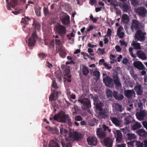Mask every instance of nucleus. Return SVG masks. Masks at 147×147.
Segmentation results:
<instances>
[{
	"mask_svg": "<svg viewBox=\"0 0 147 147\" xmlns=\"http://www.w3.org/2000/svg\"><path fill=\"white\" fill-rule=\"evenodd\" d=\"M61 73L59 72H56V77L59 81L61 80L62 79L61 78Z\"/></svg>",
	"mask_w": 147,
	"mask_h": 147,
	"instance_id": "nucleus-50",
	"label": "nucleus"
},
{
	"mask_svg": "<svg viewBox=\"0 0 147 147\" xmlns=\"http://www.w3.org/2000/svg\"><path fill=\"white\" fill-rule=\"evenodd\" d=\"M52 85V87L55 90H57L59 88L58 86L57 85V84L56 83L55 80H53Z\"/></svg>",
	"mask_w": 147,
	"mask_h": 147,
	"instance_id": "nucleus-48",
	"label": "nucleus"
},
{
	"mask_svg": "<svg viewBox=\"0 0 147 147\" xmlns=\"http://www.w3.org/2000/svg\"><path fill=\"white\" fill-rule=\"evenodd\" d=\"M59 53L61 57L63 58L65 57L66 53L65 51V50L63 51L62 52H60Z\"/></svg>",
	"mask_w": 147,
	"mask_h": 147,
	"instance_id": "nucleus-52",
	"label": "nucleus"
},
{
	"mask_svg": "<svg viewBox=\"0 0 147 147\" xmlns=\"http://www.w3.org/2000/svg\"><path fill=\"white\" fill-rule=\"evenodd\" d=\"M127 138L128 140H131L136 138V136L134 134L128 133L126 134Z\"/></svg>",
	"mask_w": 147,
	"mask_h": 147,
	"instance_id": "nucleus-37",
	"label": "nucleus"
},
{
	"mask_svg": "<svg viewBox=\"0 0 147 147\" xmlns=\"http://www.w3.org/2000/svg\"><path fill=\"white\" fill-rule=\"evenodd\" d=\"M120 38H122L124 36V33L123 32H121L118 34H117Z\"/></svg>",
	"mask_w": 147,
	"mask_h": 147,
	"instance_id": "nucleus-62",
	"label": "nucleus"
},
{
	"mask_svg": "<svg viewBox=\"0 0 147 147\" xmlns=\"http://www.w3.org/2000/svg\"><path fill=\"white\" fill-rule=\"evenodd\" d=\"M73 136L74 139L76 140H78L81 138L82 134L80 133H78L76 131L74 133Z\"/></svg>",
	"mask_w": 147,
	"mask_h": 147,
	"instance_id": "nucleus-35",
	"label": "nucleus"
},
{
	"mask_svg": "<svg viewBox=\"0 0 147 147\" xmlns=\"http://www.w3.org/2000/svg\"><path fill=\"white\" fill-rule=\"evenodd\" d=\"M88 52L90 53V55L92 56L94 55V53H93V50L91 48H88L87 50Z\"/></svg>",
	"mask_w": 147,
	"mask_h": 147,
	"instance_id": "nucleus-56",
	"label": "nucleus"
},
{
	"mask_svg": "<svg viewBox=\"0 0 147 147\" xmlns=\"http://www.w3.org/2000/svg\"><path fill=\"white\" fill-rule=\"evenodd\" d=\"M66 115L63 114L62 115H60L59 119L61 122L65 123L66 122Z\"/></svg>",
	"mask_w": 147,
	"mask_h": 147,
	"instance_id": "nucleus-43",
	"label": "nucleus"
},
{
	"mask_svg": "<svg viewBox=\"0 0 147 147\" xmlns=\"http://www.w3.org/2000/svg\"><path fill=\"white\" fill-rule=\"evenodd\" d=\"M80 70L82 71L83 74L86 76H87L89 73L88 67L84 64L80 65Z\"/></svg>",
	"mask_w": 147,
	"mask_h": 147,
	"instance_id": "nucleus-19",
	"label": "nucleus"
},
{
	"mask_svg": "<svg viewBox=\"0 0 147 147\" xmlns=\"http://www.w3.org/2000/svg\"><path fill=\"white\" fill-rule=\"evenodd\" d=\"M9 0H6V3L7 4V9L9 10L11 9L10 8V7H11V4H10V3L9 2Z\"/></svg>",
	"mask_w": 147,
	"mask_h": 147,
	"instance_id": "nucleus-53",
	"label": "nucleus"
},
{
	"mask_svg": "<svg viewBox=\"0 0 147 147\" xmlns=\"http://www.w3.org/2000/svg\"><path fill=\"white\" fill-rule=\"evenodd\" d=\"M147 115L146 112L144 110H141L140 112L136 113V118L139 120H142L145 118Z\"/></svg>",
	"mask_w": 147,
	"mask_h": 147,
	"instance_id": "nucleus-11",
	"label": "nucleus"
},
{
	"mask_svg": "<svg viewBox=\"0 0 147 147\" xmlns=\"http://www.w3.org/2000/svg\"><path fill=\"white\" fill-rule=\"evenodd\" d=\"M142 24L136 19H133L131 21V29L132 30H137L142 28Z\"/></svg>",
	"mask_w": 147,
	"mask_h": 147,
	"instance_id": "nucleus-2",
	"label": "nucleus"
},
{
	"mask_svg": "<svg viewBox=\"0 0 147 147\" xmlns=\"http://www.w3.org/2000/svg\"><path fill=\"white\" fill-rule=\"evenodd\" d=\"M137 133L139 136L144 137H147V132L143 129H140L137 131Z\"/></svg>",
	"mask_w": 147,
	"mask_h": 147,
	"instance_id": "nucleus-29",
	"label": "nucleus"
},
{
	"mask_svg": "<svg viewBox=\"0 0 147 147\" xmlns=\"http://www.w3.org/2000/svg\"><path fill=\"white\" fill-rule=\"evenodd\" d=\"M134 66L139 70L145 69V68L142 63L140 61H136L133 63Z\"/></svg>",
	"mask_w": 147,
	"mask_h": 147,
	"instance_id": "nucleus-18",
	"label": "nucleus"
},
{
	"mask_svg": "<svg viewBox=\"0 0 147 147\" xmlns=\"http://www.w3.org/2000/svg\"><path fill=\"white\" fill-rule=\"evenodd\" d=\"M55 97L54 95V93H52L49 97V100L51 101H53L54 100Z\"/></svg>",
	"mask_w": 147,
	"mask_h": 147,
	"instance_id": "nucleus-60",
	"label": "nucleus"
},
{
	"mask_svg": "<svg viewBox=\"0 0 147 147\" xmlns=\"http://www.w3.org/2000/svg\"><path fill=\"white\" fill-rule=\"evenodd\" d=\"M128 114L125 113L124 115V116H127L124 119L125 123L124 124L125 125H129L130 124L133 123L134 121V120L133 119L132 116L130 115H128V116H127L126 115H128Z\"/></svg>",
	"mask_w": 147,
	"mask_h": 147,
	"instance_id": "nucleus-12",
	"label": "nucleus"
},
{
	"mask_svg": "<svg viewBox=\"0 0 147 147\" xmlns=\"http://www.w3.org/2000/svg\"><path fill=\"white\" fill-rule=\"evenodd\" d=\"M114 82L115 85L117 88H121L122 84L120 82V79L117 76H114L113 77Z\"/></svg>",
	"mask_w": 147,
	"mask_h": 147,
	"instance_id": "nucleus-24",
	"label": "nucleus"
},
{
	"mask_svg": "<svg viewBox=\"0 0 147 147\" xmlns=\"http://www.w3.org/2000/svg\"><path fill=\"white\" fill-rule=\"evenodd\" d=\"M100 75V72L96 70L93 72V76L95 77L94 79L96 81H97L99 79Z\"/></svg>",
	"mask_w": 147,
	"mask_h": 147,
	"instance_id": "nucleus-33",
	"label": "nucleus"
},
{
	"mask_svg": "<svg viewBox=\"0 0 147 147\" xmlns=\"http://www.w3.org/2000/svg\"><path fill=\"white\" fill-rule=\"evenodd\" d=\"M109 111L105 109L99 111L98 114V117L100 119H105L107 118L108 116Z\"/></svg>",
	"mask_w": 147,
	"mask_h": 147,
	"instance_id": "nucleus-7",
	"label": "nucleus"
},
{
	"mask_svg": "<svg viewBox=\"0 0 147 147\" xmlns=\"http://www.w3.org/2000/svg\"><path fill=\"white\" fill-rule=\"evenodd\" d=\"M111 29H108V30L107 31V34L105 36V37H106L107 36H111Z\"/></svg>",
	"mask_w": 147,
	"mask_h": 147,
	"instance_id": "nucleus-58",
	"label": "nucleus"
},
{
	"mask_svg": "<svg viewBox=\"0 0 147 147\" xmlns=\"http://www.w3.org/2000/svg\"><path fill=\"white\" fill-rule=\"evenodd\" d=\"M65 49L63 47V46L56 47L55 51L57 53H60L64 50Z\"/></svg>",
	"mask_w": 147,
	"mask_h": 147,
	"instance_id": "nucleus-39",
	"label": "nucleus"
},
{
	"mask_svg": "<svg viewBox=\"0 0 147 147\" xmlns=\"http://www.w3.org/2000/svg\"><path fill=\"white\" fill-rule=\"evenodd\" d=\"M102 128L103 129V130L105 131H108L109 132H110L111 131V129L109 127L107 126L105 124H103L102 125Z\"/></svg>",
	"mask_w": 147,
	"mask_h": 147,
	"instance_id": "nucleus-47",
	"label": "nucleus"
},
{
	"mask_svg": "<svg viewBox=\"0 0 147 147\" xmlns=\"http://www.w3.org/2000/svg\"><path fill=\"white\" fill-rule=\"evenodd\" d=\"M142 126L138 122H136L132 126V129L134 130H136L138 129L141 128Z\"/></svg>",
	"mask_w": 147,
	"mask_h": 147,
	"instance_id": "nucleus-40",
	"label": "nucleus"
},
{
	"mask_svg": "<svg viewBox=\"0 0 147 147\" xmlns=\"http://www.w3.org/2000/svg\"><path fill=\"white\" fill-rule=\"evenodd\" d=\"M96 120L95 118H93L92 120V122L90 123V125L91 126H94L96 123Z\"/></svg>",
	"mask_w": 147,
	"mask_h": 147,
	"instance_id": "nucleus-54",
	"label": "nucleus"
},
{
	"mask_svg": "<svg viewBox=\"0 0 147 147\" xmlns=\"http://www.w3.org/2000/svg\"><path fill=\"white\" fill-rule=\"evenodd\" d=\"M113 95L114 98L117 100H121L124 98V96L123 94L121 93H119L118 91L115 90L113 91Z\"/></svg>",
	"mask_w": 147,
	"mask_h": 147,
	"instance_id": "nucleus-13",
	"label": "nucleus"
},
{
	"mask_svg": "<svg viewBox=\"0 0 147 147\" xmlns=\"http://www.w3.org/2000/svg\"><path fill=\"white\" fill-rule=\"evenodd\" d=\"M134 89L138 95H141L143 93V88L140 84L135 86L134 88Z\"/></svg>",
	"mask_w": 147,
	"mask_h": 147,
	"instance_id": "nucleus-20",
	"label": "nucleus"
},
{
	"mask_svg": "<svg viewBox=\"0 0 147 147\" xmlns=\"http://www.w3.org/2000/svg\"><path fill=\"white\" fill-rule=\"evenodd\" d=\"M49 145L50 147H60L58 143L53 140L50 141Z\"/></svg>",
	"mask_w": 147,
	"mask_h": 147,
	"instance_id": "nucleus-31",
	"label": "nucleus"
},
{
	"mask_svg": "<svg viewBox=\"0 0 147 147\" xmlns=\"http://www.w3.org/2000/svg\"><path fill=\"white\" fill-rule=\"evenodd\" d=\"M38 37L36 31L35 30L32 32L31 37L28 40V45L29 47H32L34 45L36 39Z\"/></svg>",
	"mask_w": 147,
	"mask_h": 147,
	"instance_id": "nucleus-5",
	"label": "nucleus"
},
{
	"mask_svg": "<svg viewBox=\"0 0 147 147\" xmlns=\"http://www.w3.org/2000/svg\"><path fill=\"white\" fill-rule=\"evenodd\" d=\"M113 142V139L108 137L105 138L103 140L104 145L108 147H112Z\"/></svg>",
	"mask_w": 147,
	"mask_h": 147,
	"instance_id": "nucleus-15",
	"label": "nucleus"
},
{
	"mask_svg": "<svg viewBox=\"0 0 147 147\" xmlns=\"http://www.w3.org/2000/svg\"><path fill=\"white\" fill-rule=\"evenodd\" d=\"M61 22L63 25H67L70 22V17L68 15H63L61 19Z\"/></svg>",
	"mask_w": 147,
	"mask_h": 147,
	"instance_id": "nucleus-14",
	"label": "nucleus"
},
{
	"mask_svg": "<svg viewBox=\"0 0 147 147\" xmlns=\"http://www.w3.org/2000/svg\"><path fill=\"white\" fill-rule=\"evenodd\" d=\"M137 55L139 58L143 60L145 59L146 58L145 54L142 51H138Z\"/></svg>",
	"mask_w": 147,
	"mask_h": 147,
	"instance_id": "nucleus-25",
	"label": "nucleus"
},
{
	"mask_svg": "<svg viewBox=\"0 0 147 147\" xmlns=\"http://www.w3.org/2000/svg\"><path fill=\"white\" fill-rule=\"evenodd\" d=\"M60 114H55L53 117V119L57 121L59 118Z\"/></svg>",
	"mask_w": 147,
	"mask_h": 147,
	"instance_id": "nucleus-59",
	"label": "nucleus"
},
{
	"mask_svg": "<svg viewBox=\"0 0 147 147\" xmlns=\"http://www.w3.org/2000/svg\"><path fill=\"white\" fill-rule=\"evenodd\" d=\"M31 19L28 17H25L24 18H22V19L21 22V23H23L24 24L23 26V28H25V26L28 24V21L30 20Z\"/></svg>",
	"mask_w": 147,
	"mask_h": 147,
	"instance_id": "nucleus-30",
	"label": "nucleus"
},
{
	"mask_svg": "<svg viewBox=\"0 0 147 147\" xmlns=\"http://www.w3.org/2000/svg\"><path fill=\"white\" fill-rule=\"evenodd\" d=\"M96 132L98 136L100 138H104L106 136V132L101 128H98L97 129Z\"/></svg>",
	"mask_w": 147,
	"mask_h": 147,
	"instance_id": "nucleus-17",
	"label": "nucleus"
},
{
	"mask_svg": "<svg viewBox=\"0 0 147 147\" xmlns=\"http://www.w3.org/2000/svg\"><path fill=\"white\" fill-rule=\"evenodd\" d=\"M131 45L132 46L134 49L136 50H140L141 47L140 43L137 42L136 41H133Z\"/></svg>",
	"mask_w": 147,
	"mask_h": 147,
	"instance_id": "nucleus-28",
	"label": "nucleus"
},
{
	"mask_svg": "<svg viewBox=\"0 0 147 147\" xmlns=\"http://www.w3.org/2000/svg\"><path fill=\"white\" fill-rule=\"evenodd\" d=\"M53 93H54V95L55 97V98H57L58 96V94L59 93H61V92H58V91L54 90L53 91Z\"/></svg>",
	"mask_w": 147,
	"mask_h": 147,
	"instance_id": "nucleus-55",
	"label": "nucleus"
},
{
	"mask_svg": "<svg viewBox=\"0 0 147 147\" xmlns=\"http://www.w3.org/2000/svg\"><path fill=\"white\" fill-rule=\"evenodd\" d=\"M63 147H71L72 146L69 140L68 139L66 138L65 140H63L61 142Z\"/></svg>",
	"mask_w": 147,
	"mask_h": 147,
	"instance_id": "nucleus-23",
	"label": "nucleus"
},
{
	"mask_svg": "<svg viewBox=\"0 0 147 147\" xmlns=\"http://www.w3.org/2000/svg\"><path fill=\"white\" fill-rule=\"evenodd\" d=\"M67 130L62 127L60 129V133L64 136L66 135V134L67 133Z\"/></svg>",
	"mask_w": 147,
	"mask_h": 147,
	"instance_id": "nucleus-49",
	"label": "nucleus"
},
{
	"mask_svg": "<svg viewBox=\"0 0 147 147\" xmlns=\"http://www.w3.org/2000/svg\"><path fill=\"white\" fill-rule=\"evenodd\" d=\"M115 109L117 111L121 112L122 111V106L118 103H116L115 105Z\"/></svg>",
	"mask_w": 147,
	"mask_h": 147,
	"instance_id": "nucleus-46",
	"label": "nucleus"
},
{
	"mask_svg": "<svg viewBox=\"0 0 147 147\" xmlns=\"http://www.w3.org/2000/svg\"><path fill=\"white\" fill-rule=\"evenodd\" d=\"M19 0H11V7L14 8L18 4Z\"/></svg>",
	"mask_w": 147,
	"mask_h": 147,
	"instance_id": "nucleus-38",
	"label": "nucleus"
},
{
	"mask_svg": "<svg viewBox=\"0 0 147 147\" xmlns=\"http://www.w3.org/2000/svg\"><path fill=\"white\" fill-rule=\"evenodd\" d=\"M110 5H111L115 9H116V7L118 5V3L116 0H111L109 2Z\"/></svg>",
	"mask_w": 147,
	"mask_h": 147,
	"instance_id": "nucleus-36",
	"label": "nucleus"
},
{
	"mask_svg": "<svg viewBox=\"0 0 147 147\" xmlns=\"http://www.w3.org/2000/svg\"><path fill=\"white\" fill-rule=\"evenodd\" d=\"M110 119L112 123L116 126H119L121 125V121L115 117H111Z\"/></svg>",
	"mask_w": 147,
	"mask_h": 147,
	"instance_id": "nucleus-22",
	"label": "nucleus"
},
{
	"mask_svg": "<svg viewBox=\"0 0 147 147\" xmlns=\"http://www.w3.org/2000/svg\"><path fill=\"white\" fill-rule=\"evenodd\" d=\"M89 96L93 99L94 101V104L98 102L99 100L98 96L96 94H94V95H93V94H90L89 95Z\"/></svg>",
	"mask_w": 147,
	"mask_h": 147,
	"instance_id": "nucleus-32",
	"label": "nucleus"
},
{
	"mask_svg": "<svg viewBox=\"0 0 147 147\" xmlns=\"http://www.w3.org/2000/svg\"><path fill=\"white\" fill-rule=\"evenodd\" d=\"M140 0H131V4L133 7H134L139 5Z\"/></svg>",
	"mask_w": 147,
	"mask_h": 147,
	"instance_id": "nucleus-44",
	"label": "nucleus"
},
{
	"mask_svg": "<svg viewBox=\"0 0 147 147\" xmlns=\"http://www.w3.org/2000/svg\"><path fill=\"white\" fill-rule=\"evenodd\" d=\"M43 13L45 16H48L51 14L50 13L48 7H44Z\"/></svg>",
	"mask_w": 147,
	"mask_h": 147,
	"instance_id": "nucleus-41",
	"label": "nucleus"
},
{
	"mask_svg": "<svg viewBox=\"0 0 147 147\" xmlns=\"http://www.w3.org/2000/svg\"><path fill=\"white\" fill-rule=\"evenodd\" d=\"M122 20L123 22L125 24H128L129 22V16L126 14H123L122 17Z\"/></svg>",
	"mask_w": 147,
	"mask_h": 147,
	"instance_id": "nucleus-27",
	"label": "nucleus"
},
{
	"mask_svg": "<svg viewBox=\"0 0 147 147\" xmlns=\"http://www.w3.org/2000/svg\"><path fill=\"white\" fill-rule=\"evenodd\" d=\"M137 145L138 147H144V144L141 143L140 141H139L137 143Z\"/></svg>",
	"mask_w": 147,
	"mask_h": 147,
	"instance_id": "nucleus-64",
	"label": "nucleus"
},
{
	"mask_svg": "<svg viewBox=\"0 0 147 147\" xmlns=\"http://www.w3.org/2000/svg\"><path fill=\"white\" fill-rule=\"evenodd\" d=\"M113 94L112 91L109 89H107L106 90V96L107 98H110L109 100H111L113 98Z\"/></svg>",
	"mask_w": 147,
	"mask_h": 147,
	"instance_id": "nucleus-34",
	"label": "nucleus"
},
{
	"mask_svg": "<svg viewBox=\"0 0 147 147\" xmlns=\"http://www.w3.org/2000/svg\"><path fill=\"white\" fill-rule=\"evenodd\" d=\"M125 96L127 98L130 99L133 97H135L136 93L134 90H125L124 91Z\"/></svg>",
	"mask_w": 147,
	"mask_h": 147,
	"instance_id": "nucleus-8",
	"label": "nucleus"
},
{
	"mask_svg": "<svg viewBox=\"0 0 147 147\" xmlns=\"http://www.w3.org/2000/svg\"><path fill=\"white\" fill-rule=\"evenodd\" d=\"M46 65L49 68H51L53 66V65L48 61L46 62Z\"/></svg>",
	"mask_w": 147,
	"mask_h": 147,
	"instance_id": "nucleus-63",
	"label": "nucleus"
},
{
	"mask_svg": "<svg viewBox=\"0 0 147 147\" xmlns=\"http://www.w3.org/2000/svg\"><path fill=\"white\" fill-rule=\"evenodd\" d=\"M38 55L39 57L42 59H45L47 56L45 54L42 53H39Z\"/></svg>",
	"mask_w": 147,
	"mask_h": 147,
	"instance_id": "nucleus-51",
	"label": "nucleus"
},
{
	"mask_svg": "<svg viewBox=\"0 0 147 147\" xmlns=\"http://www.w3.org/2000/svg\"><path fill=\"white\" fill-rule=\"evenodd\" d=\"M146 33L145 32L140 29L137 30L135 35V38L140 41L143 42L145 39V36Z\"/></svg>",
	"mask_w": 147,
	"mask_h": 147,
	"instance_id": "nucleus-4",
	"label": "nucleus"
},
{
	"mask_svg": "<svg viewBox=\"0 0 147 147\" xmlns=\"http://www.w3.org/2000/svg\"><path fill=\"white\" fill-rule=\"evenodd\" d=\"M94 104L95 106L96 109L97 110L100 111L103 109H102V107L104 105L102 102H98Z\"/></svg>",
	"mask_w": 147,
	"mask_h": 147,
	"instance_id": "nucleus-26",
	"label": "nucleus"
},
{
	"mask_svg": "<svg viewBox=\"0 0 147 147\" xmlns=\"http://www.w3.org/2000/svg\"><path fill=\"white\" fill-rule=\"evenodd\" d=\"M56 30L58 34L63 39L67 33V30L65 26L61 24H59L55 27Z\"/></svg>",
	"mask_w": 147,
	"mask_h": 147,
	"instance_id": "nucleus-3",
	"label": "nucleus"
},
{
	"mask_svg": "<svg viewBox=\"0 0 147 147\" xmlns=\"http://www.w3.org/2000/svg\"><path fill=\"white\" fill-rule=\"evenodd\" d=\"M78 101L80 104L82 108L84 109H90L91 107L90 100L88 98H81L78 100Z\"/></svg>",
	"mask_w": 147,
	"mask_h": 147,
	"instance_id": "nucleus-1",
	"label": "nucleus"
},
{
	"mask_svg": "<svg viewBox=\"0 0 147 147\" xmlns=\"http://www.w3.org/2000/svg\"><path fill=\"white\" fill-rule=\"evenodd\" d=\"M115 137L116 138V140L117 142L119 143L120 142L123 138L122 134L119 130H116V132L115 134Z\"/></svg>",
	"mask_w": 147,
	"mask_h": 147,
	"instance_id": "nucleus-21",
	"label": "nucleus"
},
{
	"mask_svg": "<svg viewBox=\"0 0 147 147\" xmlns=\"http://www.w3.org/2000/svg\"><path fill=\"white\" fill-rule=\"evenodd\" d=\"M103 81L105 86L107 87H113L114 85L113 80L112 78L107 76L106 77L103 78Z\"/></svg>",
	"mask_w": 147,
	"mask_h": 147,
	"instance_id": "nucleus-6",
	"label": "nucleus"
},
{
	"mask_svg": "<svg viewBox=\"0 0 147 147\" xmlns=\"http://www.w3.org/2000/svg\"><path fill=\"white\" fill-rule=\"evenodd\" d=\"M136 12L139 15L142 17H145L147 14V10L144 7H141L138 8L136 10Z\"/></svg>",
	"mask_w": 147,
	"mask_h": 147,
	"instance_id": "nucleus-10",
	"label": "nucleus"
},
{
	"mask_svg": "<svg viewBox=\"0 0 147 147\" xmlns=\"http://www.w3.org/2000/svg\"><path fill=\"white\" fill-rule=\"evenodd\" d=\"M33 25L34 27V28L37 30H39L40 28V24L37 21H34L33 24Z\"/></svg>",
	"mask_w": 147,
	"mask_h": 147,
	"instance_id": "nucleus-42",
	"label": "nucleus"
},
{
	"mask_svg": "<svg viewBox=\"0 0 147 147\" xmlns=\"http://www.w3.org/2000/svg\"><path fill=\"white\" fill-rule=\"evenodd\" d=\"M56 47L63 46V45L61 41L59 39H55Z\"/></svg>",
	"mask_w": 147,
	"mask_h": 147,
	"instance_id": "nucleus-45",
	"label": "nucleus"
},
{
	"mask_svg": "<svg viewBox=\"0 0 147 147\" xmlns=\"http://www.w3.org/2000/svg\"><path fill=\"white\" fill-rule=\"evenodd\" d=\"M75 119L76 121H80L82 120V118L80 116L77 115L75 116Z\"/></svg>",
	"mask_w": 147,
	"mask_h": 147,
	"instance_id": "nucleus-57",
	"label": "nucleus"
},
{
	"mask_svg": "<svg viewBox=\"0 0 147 147\" xmlns=\"http://www.w3.org/2000/svg\"><path fill=\"white\" fill-rule=\"evenodd\" d=\"M74 111L73 112V115H76L77 114V112L79 111V109L77 107H75L74 108Z\"/></svg>",
	"mask_w": 147,
	"mask_h": 147,
	"instance_id": "nucleus-61",
	"label": "nucleus"
},
{
	"mask_svg": "<svg viewBox=\"0 0 147 147\" xmlns=\"http://www.w3.org/2000/svg\"><path fill=\"white\" fill-rule=\"evenodd\" d=\"M87 141L89 145L95 146L97 143L96 138L94 137H89L87 139Z\"/></svg>",
	"mask_w": 147,
	"mask_h": 147,
	"instance_id": "nucleus-16",
	"label": "nucleus"
},
{
	"mask_svg": "<svg viewBox=\"0 0 147 147\" xmlns=\"http://www.w3.org/2000/svg\"><path fill=\"white\" fill-rule=\"evenodd\" d=\"M119 6L123 12L125 13H128L131 10V6L129 3H123L120 4Z\"/></svg>",
	"mask_w": 147,
	"mask_h": 147,
	"instance_id": "nucleus-9",
	"label": "nucleus"
}]
</instances>
